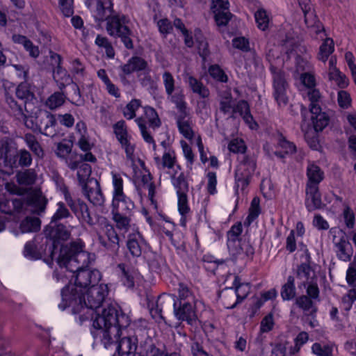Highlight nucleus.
<instances>
[{"instance_id": "63", "label": "nucleus", "mask_w": 356, "mask_h": 356, "mask_svg": "<svg viewBox=\"0 0 356 356\" xmlns=\"http://www.w3.org/2000/svg\"><path fill=\"white\" fill-rule=\"evenodd\" d=\"M136 122L140 128L144 140L149 144L154 143V140L152 136L151 133L147 131L145 120H143V118H138L136 120Z\"/></svg>"}, {"instance_id": "55", "label": "nucleus", "mask_w": 356, "mask_h": 356, "mask_svg": "<svg viewBox=\"0 0 356 356\" xmlns=\"http://www.w3.org/2000/svg\"><path fill=\"white\" fill-rule=\"evenodd\" d=\"M141 106L139 99H132L124 108L123 115L127 120L133 119L136 116V111Z\"/></svg>"}, {"instance_id": "42", "label": "nucleus", "mask_w": 356, "mask_h": 356, "mask_svg": "<svg viewBox=\"0 0 356 356\" xmlns=\"http://www.w3.org/2000/svg\"><path fill=\"white\" fill-rule=\"evenodd\" d=\"M312 120L314 129L316 131H321L329 123V118L325 113L321 112V108L317 113H312Z\"/></svg>"}, {"instance_id": "25", "label": "nucleus", "mask_w": 356, "mask_h": 356, "mask_svg": "<svg viewBox=\"0 0 356 356\" xmlns=\"http://www.w3.org/2000/svg\"><path fill=\"white\" fill-rule=\"evenodd\" d=\"M117 268L118 277L122 285L128 289L134 288L135 279L138 275L137 270L125 264H119Z\"/></svg>"}, {"instance_id": "34", "label": "nucleus", "mask_w": 356, "mask_h": 356, "mask_svg": "<svg viewBox=\"0 0 356 356\" xmlns=\"http://www.w3.org/2000/svg\"><path fill=\"white\" fill-rule=\"evenodd\" d=\"M277 147L284 151V154L277 151L274 152V154L280 159L284 158V154H293L296 151V146L294 143L287 140L282 134L277 137Z\"/></svg>"}, {"instance_id": "41", "label": "nucleus", "mask_w": 356, "mask_h": 356, "mask_svg": "<svg viewBox=\"0 0 356 356\" xmlns=\"http://www.w3.org/2000/svg\"><path fill=\"white\" fill-rule=\"evenodd\" d=\"M24 139L28 147L35 156L39 158L43 157V149L34 135L31 134H26L24 135Z\"/></svg>"}, {"instance_id": "50", "label": "nucleus", "mask_w": 356, "mask_h": 356, "mask_svg": "<svg viewBox=\"0 0 356 356\" xmlns=\"http://www.w3.org/2000/svg\"><path fill=\"white\" fill-rule=\"evenodd\" d=\"M254 18L257 27L262 31H265L268 29L270 18L266 10L264 8H259L254 13Z\"/></svg>"}, {"instance_id": "58", "label": "nucleus", "mask_w": 356, "mask_h": 356, "mask_svg": "<svg viewBox=\"0 0 356 356\" xmlns=\"http://www.w3.org/2000/svg\"><path fill=\"white\" fill-rule=\"evenodd\" d=\"M232 96L230 92H225L221 96L220 101V111L224 114H227L231 112Z\"/></svg>"}, {"instance_id": "13", "label": "nucleus", "mask_w": 356, "mask_h": 356, "mask_svg": "<svg viewBox=\"0 0 356 356\" xmlns=\"http://www.w3.org/2000/svg\"><path fill=\"white\" fill-rule=\"evenodd\" d=\"M50 59L53 68V79L58 83L59 89L62 91L67 85L72 82L67 71L62 67V57L60 55L50 52Z\"/></svg>"}, {"instance_id": "54", "label": "nucleus", "mask_w": 356, "mask_h": 356, "mask_svg": "<svg viewBox=\"0 0 356 356\" xmlns=\"http://www.w3.org/2000/svg\"><path fill=\"white\" fill-rule=\"evenodd\" d=\"M209 73L210 76L215 80L226 83L228 80L227 76L224 71L218 65H212L209 67Z\"/></svg>"}, {"instance_id": "37", "label": "nucleus", "mask_w": 356, "mask_h": 356, "mask_svg": "<svg viewBox=\"0 0 356 356\" xmlns=\"http://www.w3.org/2000/svg\"><path fill=\"white\" fill-rule=\"evenodd\" d=\"M41 221L38 218L26 216L20 223L22 233L35 232L40 229Z\"/></svg>"}, {"instance_id": "57", "label": "nucleus", "mask_w": 356, "mask_h": 356, "mask_svg": "<svg viewBox=\"0 0 356 356\" xmlns=\"http://www.w3.org/2000/svg\"><path fill=\"white\" fill-rule=\"evenodd\" d=\"M15 94L18 99L24 100V103L33 97V94L30 91L26 83L19 84L15 89Z\"/></svg>"}, {"instance_id": "23", "label": "nucleus", "mask_w": 356, "mask_h": 356, "mask_svg": "<svg viewBox=\"0 0 356 356\" xmlns=\"http://www.w3.org/2000/svg\"><path fill=\"white\" fill-rule=\"evenodd\" d=\"M334 244L338 259L346 262L350 261L353 256V249L346 237L343 235L339 238L334 237Z\"/></svg>"}, {"instance_id": "29", "label": "nucleus", "mask_w": 356, "mask_h": 356, "mask_svg": "<svg viewBox=\"0 0 356 356\" xmlns=\"http://www.w3.org/2000/svg\"><path fill=\"white\" fill-rule=\"evenodd\" d=\"M218 300L224 308L231 309L235 308L239 302L233 288H225L218 294Z\"/></svg>"}, {"instance_id": "18", "label": "nucleus", "mask_w": 356, "mask_h": 356, "mask_svg": "<svg viewBox=\"0 0 356 356\" xmlns=\"http://www.w3.org/2000/svg\"><path fill=\"white\" fill-rule=\"evenodd\" d=\"M120 202H112L113 205V219L115 221L117 228L122 234H127L129 236V233L138 232V227L136 224L131 223V220L127 216L120 213L117 207H119Z\"/></svg>"}, {"instance_id": "47", "label": "nucleus", "mask_w": 356, "mask_h": 356, "mask_svg": "<svg viewBox=\"0 0 356 356\" xmlns=\"http://www.w3.org/2000/svg\"><path fill=\"white\" fill-rule=\"evenodd\" d=\"M332 346L326 343L316 342L312 346V353L316 356H332Z\"/></svg>"}, {"instance_id": "1", "label": "nucleus", "mask_w": 356, "mask_h": 356, "mask_svg": "<svg viewBox=\"0 0 356 356\" xmlns=\"http://www.w3.org/2000/svg\"><path fill=\"white\" fill-rule=\"evenodd\" d=\"M84 247V243L78 240L62 246L60 250L58 264L76 273L74 284L70 283L61 290V302L58 305L61 311L76 302L79 295L98 284L102 279L101 273L98 270L86 268L93 259L90 253L83 250Z\"/></svg>"}, {"instance_id": "45", "label": "nucleus", "mask_w": 356, "mask_h": 356, "mask_svg": "<svg viewBox=\"0 0 356 356\" xmlns=\"http://www.w3.org/2000/svg\"><path fill=\"white\" fill-rule=\"evenodd\" d=\"M296 305L305 312H317V307L314 305L312 299L305 295L298 297L296 300Z\"/></svg>"}, {"instance_id": "43", "label": "nucleus", "mask_w": 356, "mask_h": 356, "mask_svg": "<svg viewBox=\"0 0 356 356\" xmlns=\"http://www.w3.org/2000/svg\"><path fill=\"white\" fill-rule=\"evenodd\" d=\"M113 185V200H124L123 180L121 176L117 173H112Z\"/></svg>"}, {"instance_id": "51", "label": "nucleus", "mask_w": 356, "mask_h": 356, "mask_svg": "<svg viewBox=\"0 0 356 356\" xmlns=\"http://www.w3.org/2000/svg\"><path fill=\"white\" fill-rule=\"evenodd\" d=\"M163 83L167 95H171L175 90V80L169 71H165L162 74Z\"/></svg>"}, {"instance_id": "10", "label": "nucleus", "mask_w": 356, "mask_h": 356, "mask_svg": "<svg viewBox=\"0 0 356 356\" xmlns=\"http://www.w3.org/2000/svg\"><path fill=\"white\" fill-rule=\"evenodd\" d=\"M96 232L101 245L106 248L118 247L120 238L113 225L104 217L97 218Z\"/></svg>"}, {"instance_id": "59", "label": "nucleus", "mask_w": 356, "mask_h": 356, "mask_svg": "<svg viewBox=\"0 0 356 356\" xmlns=\"http://www.w3.org/2000/svg\"><path fill=\"white\" fill-rule=\"evenodd\" d=\"M228 149L233 153H241L243 155L245 152L247 147L242 139L234 138L229 142Z\"/></svg>"}, {"instance_id": "36", "label": "nucleus", "mask_w": 356, "mask_h": 356, "mask_svg": "<svg viewBox=\"0 0 356 356\" xmlns=\"http://www.w3.org/2000/svg\"><path fill=\"white\" fill-rule=\"evenodd\" d=\"M306 96L310 102L309 110L311 113H317L321 108V95L319 90L316 88H310L307 90Z\"/></svg>"}, {"instance_id": "6", "label": "nucleus", "mask_w": 356, "mask_h": 356, "mask_svg": "<svg viewBox=\"0 0 356 356\" xmlns=\"http://www.w3.org/2000/svg\"><path fill=\"white\" fill-rule=\"evenodd\" d=\"M47 203V202H0V212L17 221L24 216H42L45 211Z\"/></svg>"}, {"instance_id": "17", "label": "nucleus", "mask_w": 356, "mask_h": 356, "mask_svg": "<svg viewBox=\"0 0 356 356\" xmlns=\"http://www.w3.org/2000/svg\"><path fill=\"white\" fill-rule=\"evenodd\" d=\"M13 145L14 141L8 137L0 140V170L1 172L3 168L10 170L15 165L16 159L11 154Z\"/></svg>"}, {"instance_id": "22", "label": "nucleus", "mask_w": 356, "mask_h": 356, "mask_svg": "<svg viewBox=\"0 0 356 356\" xmlns=\"http://www.w3.org/2000/svg\"><path fill=\"white\" fill-rule=\"evenodd\" d=\"M57 120L52 113L45 111L40 116L39 127L41 134L47 136L54 137L57 134Z\"/></svg>"}, {"instance_id": "44", "label": "nucleus", "mask_w": 356, "mask_h": 356, "mask_svg": "<svg viewBox=\"0 0 356 356\" xmlns=\"http://www.w3.org/2000/svg\"><path fill=\"white\" fill-rule=\"evenodd\" d=\"M170 101L174 103L178 111L177 113H183L189 111L187 107V103L185 101V96L182 92L172 93L168 95Z\"/></svg>"}, {"instance_id": "31", "label": "nucleus", "mask_w": 356, "mask_h": 356, "mask_svg": "<svg viewBox=\"0 0 356 356\" xmlns=\"http://www.w3.org/2000/svg\"><path fill=\"white\" fill-rule=\"evenodd\" d=\"M6 101L11 109L12 114L19 120L23 121L25 125L29 127V118L24 113L22 106L18 104V103L14 99V98L10 96L8 93L6 94Z\"/></svg>"}, {"instance_id": "26", "label": "nucleus", "mask_w": 356, "mask_h": 356, "mask_svg": "<svg viewBox=\"0 0 356 356\" xmlns=\"http://www.w3.org/2000/svg\"><path fill=\"white\" fill-rule=\"evenodd\" d=\"M13 148L12 149L11 154L16 159L15 165L12 167L10 170L3 168V172L10 174L14 168L20 166L22 168L29 167L32 163V156L31 153L26 149H21L17 151L15 143H14Z\"/></svg>"}, {"instance_id": "12", "label": "nucleus", "mask_w": 356, "mask_h": 356, "mask_svg": "<svg viewBox=\"0 0 356 356\" xmlns=\"http://www.w3.org/2000/svg\"><path fill=\"white\" fill-rule=\"evenodd\" d=\"M45 237V241L48 243V240L51 242L49 246L50 255L54 257V250L57 247L60 241H66L70 236V232L67 229L66 227L62 224H56L51 222L47 225L43 231Z\"/></svg>"}, {"instance_id": "64", "label": "nucleus", "mask_w": 356, "mask_h": 356, "mask_svg": "<svg viewBox=\"0 0 356 356\" xmlns=\"http://www.w3.org/2000/svg\"><path fill=\"white\" fill-rule=\"evenodd\" d=\"M113 131L118 140L129 136L124 120L117 122L113 125Z\"/></svg>"}, {"instance_id": "14", "label": "nucleus", "mask_w": 356, "mask_h": 356, "mask_svg": "<svg viewBox=\"0 0 356 356\" xmlns=\"http://www.w3.org/2000/svg\"><path fill=\"white\" fill-rule=\"evenodd\" d=\"M273 74V97L279 106H285L288 103L286 89L288 83L286 81L284 74L279 71L272 70Z\"/></svg>"}, {"instance_id": "33", "label": "nucleus", "mask_w": 356, "mask_h": 356, "mask_svg": "<svg viewBox=\"0 0 356 356\" xmlns=\"http://www.w3.org/2000/svg\"><path fill=\"white\" fill-rule=\"evenodd\" d=\"M296 295L294 277L290 275L287 277L286 282L282 285L280 296L284 301L293 300Z\"/></svg>"}, {"instance_id": "38", "label": "nucleus", "mask_w": 356, "mask_h": 356, "mask_svg": "<svg viewBox=\"0 0 356 356\" xmlns=\"http://www.w3.org/2000/svg\"><path fill=\"white\" fill-rule=\"evenodd\" d=\"M334 50V45L332 39L326 38L319 47V51L317 54V59L325 63L330 56Z\"/></svg>"}, {"instance_id": "35", "label": "nucleus", "mask_w": 356, "mask_h": 356, "mask_svg": "<svg viewBox=\"0 0 356 356\" xmlns=\"http://www.w3.org/2000/svg\"><path fill=\"white\" fill-rule=\"evenodd\" d=\"M232 288H233L234 291L236 292V296L239 304L248 297L250 291V284L241 283L238 276L235 277Z\"/></svg>"}, {"instance_id": "30", "label": "nucleus", "mask_w": 356, "mask_h": 356, "mask_svg": "<svg viewBox=\"0 0 356 356\" xmlns=\"http://www.w3.org/2000/svg\"><path fill=\"white\" fill-rule=\"evenodd\" d=\"M176 227V224L172 220H168L166 225L162 222H154L151 226V229L154 232L159 235H165L171 242L173 241V235Z\"/></svg>"}, {"instance_id": "40", "label": "nucleus", "mask_w": 356, "mask_h": 356, "mask_svg": "<svg viewBox=\"0 0 356 356\" xmlns=\"http://www.w3.org/2000/svg\"><path fill=\"white\" fill-rule=\"evenodd\" d=\"M144 113L145 118L143 119L145 120V124L148 123L150 128L156 129L161 126V120L154 108L150 106H145L144 108Z\"/></svg>"}, {"instance_id": "3", "label": "nucleus", "mask_w": 356, "mask_h": 356, "mask_svg": "<svg viewBox=\"0 0 356 356\" xmlns=\"http://www.w3.org/2000/svg\"><path fill=\"white\" fill-rule=\"evenodd\" d=\"M86 299L85 297V293L79 295L77 302H74L70 307H72V313L74 314H78L81 322L88 320L90 317H93V314H95V317L97 315H101L97 312V309L103 305L104 303H106L107 297L108 295V287L105 284H96L92 287H90L86 291ZM111 302L106 304V308ZM115 303V302H112ZM115 304H117L115 302ZM104 307L102 309H104ZM103 310H102V312ZM95 318L93 321L95 319Z\"/></svg>"}, {"instance_id": "7", "label": "nucleus", "mask_w": 356, "mask_h": 356, "mask_svg": "<svg viewBox=\"0 0 356 356\" xmlns=\"http://www.w3.org/2000/svg\"><path fill=\"white\" fill-rule=\"evenodd\" d=\"M127 247L130 254L134 257H139L143 255L146 258L149 253L152 254L153 259H148V264L149 267L154 270H159L161 264H163L162 257L152 251L149 244L139 231L129 234Z\"/></svg>"}, {"instance_id": "20", "label": "nucleus", "mask_w": 356, "mask_h": 356, "mask_svg": "<svg viewBox=\"0 0 356 356\" xmlns=\"http://www.w3.org/2000/svg\"><path fill=\"white\" fill-rule=\"evenodd\" d=\"M176 123L179 133L186 139L191 140L194 136L193 122L190 112L177 113Z\"/></svg>"}, {"instance_id": "8", "label": "nucleus", "mask_w": 356, "mask_h": 356, "mask_svg": "<svg viewBox=\"0 0 356 356\" xmlns=\"http://www.w3.org/2000/svg\"><path fill=\"white\" fill-rule=\"evenodd\" d=\"M164 304L173 305L175 315L179 320L188 321L195 316V302H177L175 296L169 293H163L158 297L156 307L151 309V313L155 312L163 318L162 311Z\"/></svg>"}, {"instance_id": "21", "label": "nucleus", "mask_w": 356, "mask_h": 356, "mask_svg": "<svg viewBox=\"0 0 356 356\" xmlns=\"http://www.w3.org/2000/svg\"><path fill=\"white\" fill-rule=\"evenodd\" d=\"M310 255L308 253L307 255V262L300 264L296 270V277L300 282L299 287H306L307 284L312 282L316 278V273L314 270L311 266Z\"/></svg>"}, {"instance_id": "56", "label": "nucleus", "mask_w": 356, "mask_h": 356, "mask_svg": "<svg viewBox=\"0 0 356 356\" xmlns=\"http://www.w3.org/2000/svg\"><path fill=\"white\" fill-rule=\"evenodd\" d=\"M83 193L85 197L88 201L90 200H101L103 199V195L101 193L98 183H96L95 188H89L88 186L85 185L83 187Z\"/></svg>"}, {"instance_id": "32", "label": "nucleus", "mask_w": 356, "mask_h": 356, "mask_svg": "<svg viewBox=\"0 0 356 356\" xmlns=\"http://www.w3.org/2000/svg\"><path fill=\"white\" fill-rule=\"evenodd\" d=\"M307 183L319 184L324 179V172L313 162H309L307 167Z\"/></svg>"}, {"instance_id": "24", "label": "nucleus", "mask_w": 356, "mask_h": 356, "mask_svg": "<svg viewBox=\"0 0 356 356\" xmlns=\"http://www.w3.org/2000/svg\"><path fill=\"white\" fill-rule=\"evenodd\" d=\"M96 2L95 8H92L91 3H87V6L92 12L97 21H104L113 12V1L112 0H96Z\"/></svg>"}, {"instance_id": "62", "label": "nucleus", "mask_w": 356, "mask_h": 356, "mask_svg": "<svg viewBox=\"0 0 356 356\" xmlns=\"http://www.w3.org/2000/svg\"><path fill=\"white\" fill-rule=\"evenodd\" d=\"M58 209L51 218V221L56 222L58 220L67 218L70 216V211L65 204L63 202H58Z\"/></svg>"}, {"instance_id": "60", "label": "nucleus", "mask_w": 356, "mask_h": 356, "mask_svg": "<svg viewBox=\"0 0 356 356\" xmlns=\"http://www.w3.org/2000/svg\"><path fill=\"white\" fill-rule=\"evenodd\" d=\"M178 211L181 216L179 224L182 227H186L187 217L191 213V209L188 204V202H178Z\"/></svg>"}, {"instance_id": "2", "label": "nucleus", "mask_w": 356, "mask_h": 356, "mask_svg": "<svg viewBox=\"0 0 356 356\" xmlns=\"http://www.w3.org/2000/svg\"><path fill=\"white\" fill-rule=\"evenodd\" d=\"M130 323L129 317L125 314L118 304L110 303L104 308L101 315L92 321L90 333L95 340L108 349L118 344L116 350L122 356H134L138 346L136 337H127L120 339L121 329L126 328Z\"/></svg>"}, {"instance_id": "11", "label": "nucleus", "mask_w": 356, "mask_h": 356, "mask_svg": "<svg viewBox=\"0 0 356 356\" xmlns=\"http://www.w3.org/2000/svg\"><path fill=\"white\" fill-rule=\"evenodd\" d=\"M239 163L235 172L237 187L243 190L249 184L250 179L256 169V160L254 156L243 154L238 158Z\"/></svg>"}, {"instance_id": "19", "label": "nucleus", "mask_w": 356, "mask_h": 356, "mask_svg": "<svg viewBox=\"0 0 356 356\" xmlns=\"http://www.w3.org/2000/svg\"><path fill=\"white\" fill-rule=\"evenodd\" d=\"M305 22L309 30L310 34L315 35L316 38L323 40L326 35L323 24L318 20L314 10L303 13Z\"/></svg>"}, {"instance_id": "16", "label": "nucleus", "mask_w": 356, "mask_h": 356, "mask_svg": "<svg viewBox=\"0 0 356 356\" xmlns=\"http://www.w3.org/2000/svg\"><path fill=\"white\" fill-rule=\"evenodd\" d=\"M47 248V242L42 237L37 236L25 243L23 254L30 260H38L45 254Z\"/></svg>"}, {"instance_id": "48", "label": "nucleus", "mask_w": 356, "mask_h": 356, "mask_svg": "<svg viewBox=\"0 0 356 356\" xmlns=\"http://www.w3.org/2000/svg\"><path fill=\"white\" fill-rule=\"evenodd\" d=\"M96 45L100 48L105 49L106 54L108 58H113L115 56V50L112 44L106 37L97 35L95 41Z\"/></svg>"}, {"instance_id": "9", "label": "nucleus", "mask_w": 356, "mask_h": 356, "mask_svg": "<svg viewBox=\"0 0 356 356\" xmlns=\"http://www.w3.org/2000/svg\"><path fill=\"white\" fill-rule=\"evenodd\" d=\"M104 19H107L106 31L114 38H120L127 49H134L133 31L129 28V19L124 15H116Z\"/></svg>"}, {"instance_id": "39", "label": "nucleus", "mask_w": 356, "mask_h": 356, "mask_svg": "<svg viewBox=\"0 0 356 356\" xmlns=\"http://www.w3.org/2000/svg\"><path fill=\"white\" fill-rule=\"evenodd\" d=\"M37 179V174L33 169H27L19 171L16 175V179L19 184L23 186H31L35 184Z\"/></svg>"}, {"instance_id": "61", "label": "nucleus", "mask_w": 356, "mask_h": 356, "mask_svg": "<svg viewBox=\"0 0 356 356\" xmlns=\"http://www.w3.org/2000/svg\"><path fill=\"white\" fill-rule=\"evenodd\" d=\"M306 200H321L318 184L307 183Z\"/></svg>"}, {"instance_id": "46", "label": "nucleus", "mask_w": 356, "mask_h": 356, "mask_svg": "<svg viewBox=\"0 0 356 356\" xmlns=\"http://www.w3.org/2000/svg\"><path fill=\"white\" fill-rule=\"evenodd\" d=\"M65 96L62 92H55L46 100L45 105L51 110L56 109L65 102Z\"/></svg>"}, {"instance_id": "5", "label": "nucleus", "mask_w": 356, "mask_h": 356, "mask_svg": "<svg viewBox=\"0 0 356 356\" xmlns=\"http://www.w3.org/2000/svg\"><path fill=\"white\" fill-rule=\"evenodd\" d=\"M243 230L241 222L232 225L226 234L227 246L229 254L234 259L250 261L253 259L254 248L250 241L241 238Z\"/></svg>"}, {"instance_id": "4", "label": "nucleus", "mask_w": 356, "mask_h": 356, "mask_svg": "<svg viewBox=\"0 0 356 356\" xmlns=\"http://www.w3.org/2000/svg\"><path fill=\"white\" fill-rule=\"evenodd\" d=\"M154 161L159 169H168L171 174L173 185L175 186L178 196V200H187L188 184L181 172L177 177L176 175L181 170L177 161L176 153L173 148H168L163 152L161 158L154 153Z\"/></svg>"}, {"instance_id": "27", "label": "nucleus", "mask_w": 356, "mask_h": 356, "mask_svg": "<svg viewBox=\"0 0 356 356\" xmlns=\"http://www.w3.org/2000/svg\"><path fill=\"white\" fill-rule=\"evenodd\" d=\"M69 207L80 221L89 225L95 223L85 202H70Z\"/></svg>"}, {"instance_id": "53", "label": "nucleus", "mask_w": 356, "mask_h": 356, "mask_svg": "<svg viewBox=\"0 0 356 356\" xmlns=\"http://www.w3.org/2000/svg\"><path fill=\"white\" fill-rule=\"evenodd\" d=\"M150 70L148 68L147 70L141 72L138 75L139 82L140 85L147 88V90H153L155 88V82L150 75Z\"/></svg>"}, {"instance_id": "15", "label": "nucleus", "mask_w": 356, "mask_h": 356, "mask_svg": "<svg viewBox=\"0 0 356 356\" xmlns=\"http://www.w3.org/2000/svg\"><path fill=\"white\" fill-rule=\"evenodd\" d=\"M183 76L184 83L188 86L192 92L204 99L198 102V106L205 108L207 105L206 99L210 96L209 88L204 85L200 79L195 77L191 73H185Z\"/></svg>"}, {"instance_id": "28", "label": "nucleus", "mask_w": 356, "mask_h": 356, "mask_svg": "<svg viewBox=\"0 0 356 356\" xmlns=\"http://www.w3.org/2000/svg\"><path fill=\"white\" fill-rule=\"evenodd\" d=\"M120 69L124 75H129L134 72L145 71L148 69L146 60L139 56H133L127 63L120 66Z\"/></svg>"}, {"instance_id": "49", "label": "nucleus", "mask_w": 356, "mask_h": 356, "mask_svg": "<svg viewBox=\"0 0 356 356\" xmlns=\"http://www.w3.org/2000/svg\"><path fill=\"white\" fill-rule=\"evenodd\" d=\"M261 213L259 202H252L248 210V215L244 221V225L249 227L255 220L258 218Z\"/></svg>"}, {"instance_id": "52", "label": "nucleus", "mask_w": 356, "mask_h": 356, "mask_svg": "<svg viewBox=\"0 0 356 356\" xmlns=\"http://www.w3.org/2000/svg\"><path fill=\"white\" fill-rule=\"evenodd\" d=\"M179 299L177 302H195V298L193 293L191 291L189 288L183 283L179 284Z\"/></svg>"}]
</instances>
